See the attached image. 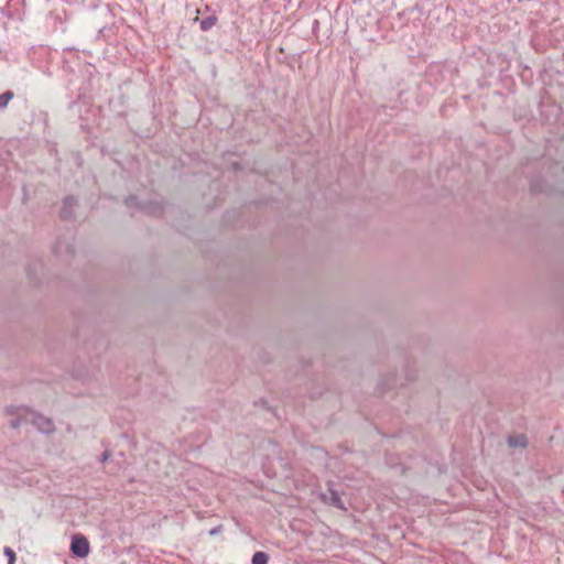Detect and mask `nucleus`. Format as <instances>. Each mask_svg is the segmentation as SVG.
<instances>
[{
	"instance_id": "1",
	"label": "nucleus",
	"mask_w": 564,
	"mask_h": 564,
	"mask_svg": "<svg viewBox=\"0 0 564 564\" xmlns=\"http://www.w3.org/2000/svg\"><path fill=\"white\" fill-rule=\"evenodd\" d=\"M23 422L31 423L42 433H51L54 430V424L51 419L29 410H24V414H19V417L11 420L10 425L17 429Z\"/></svg>"
},
{
	"instance_id": "2",
	"label": "nucleus",
	"mask_w": 564,
	"mask_h": 564,
	"mask_svg": "<svg viewBox=\"0 0 564 564\" xmlns=\"http://www.w3.org/2000/svg\"><path fill=\"white\" fill-rule=\"evenodd\" d=\"M124 204L129 208L135 206L151 215H161L163 213V207L159 202H140L138 197L133 195L126 198Z\"/></svg>"
},
{
	"instance_id": "3",
	"label": "nucleus",
	"mask_w": 564,
	"mask_h": 564,
	"mask_svg": "<svg viewBox=\"0 0 564 564\" xmlns=\"http://www.w3.org/2000/svg\"><path fill=\"white\" fill-rule=\"evenodd\" d=\"M74 248L73 236L61 237L55 241L53 252L58 258L72 257L74 254Z\"/></svg>"
},
{
	"instance_id": "4",
	"label": "nucleus",
	"mask_w": 564,
	"mask_h": 564,
	"mask_svg": "<svg viewBox=\"0 0 564 564\" xmlns=\"http://www.w3.org/2000/svg\"><path fill=\"white\" fill-rule=\"evenodd\" d=\"M321 500L332 507L340 510H346V506L339 495V492L332 486L328 487L327 491L321 494Z\"/></svg>"
},
{
	"instance_id": "5",
	"label": "nucleus",
	"mask_w": 564,
	"mask_h": 564,
	"mask_svg": "<svg viewBox=\"0 0 564 564\" xmlns=\"http://www.w3.org/2000/svg\"><path fill=\"white\" fill-rule=\"evenodd\" d=\"M89 542L84 535L76 534L72 539L70 551L78 557H86L89 553Z\"/></svg>"
},
{
	"instance_id": "6",
	"label": "nucleus",
	"mask_w": 564,
	"mask_h": 564,
	"mask_svg": "<svg viewBox=\"0 0 564 564\" xmlns=\"http://www.w3.org/2000/svg\"><path fill=\"white\" fill-rule=\"evenodd\" d=\"M77 206V199L74 196H67L63 200V206L59 212L62 219H70L73 217V209Z\"/></svg>"
},
{
	"instance_id": "7",
	"label": "nucleus",
	"mask_w": 564,
	"mask_h": 564,
	"mask_svg": "<svg viewBox=\"0 0 564 564\" xmlns=\"http://www.w3.org/2000/svg\"><path fill=\"white\" fill-rule=\"evenodd\" d=\"M507 443L511 448H525L528 446V438L524 434L510 435Z\"/></svg>"
},
{
	"instance_id": "8",
	"label": "nucleus",
	"mask_w": 564,
	"mask_h": 564,
	"mask_svg": "<svg viewBox=\"0 0 564 564\" xmlns=\"http://www.w3.org/2000/svg\"><path fill=\"white\" fill-rule=\"evenodd\" d=\"M217 21L216 15H209L199 21V28L202 31L207 32L216 25Z\"/></svg>"
},
{
	"instance_id": "9",
	"label": "nucleus",
	"mask_w": 564,
	"mask_h": 564,
	"mask_svg": "<svg viewBox=\"0 0 564 564\" xmlns=\"http://www.w3.org/2000/svg\"><path fill=\"white\" fill-rule=\"evenodd\" d=\"M269 555L265 552L258 551L252 555V564H268Z\"/></svg>"
},
{
	"instance_id": "10",
	"label": "nucleus",
	"mask_w": 564,
	"mask_h": 564,
	"mask_svg": "<svg viewBox=\"0 0 564 564\" xmlns=\"http://www.w3.org/2000/svg\"><path fill=\"white\" fill-rule=\"evenodd\" d=\"M12 98L13 93L10 90L0 94V108H4Z\"/></svg>"
},
{
	"instance_id": "11",
	"label": "nucleus",
	"mask_w": 564,
	"mask_h": 564,
	"mask_svg": "<svg viewBox=\"0 0 564 564\" xmlns=\"http://www.w3.org/2000/svg\"><path fill=\"white\" fill-rule=\"evenodd\" d=\"M3 553L4 555L7 556L8 558V564H14L15 563V552L9 547V546H6L4 550H3Z\"/></svg>"
},
{
	"instance_id": "12",
	"label": "nucleus",
	"mask_w": 564,
	"mask_h": 564,
	"mask_svg": "<svg viewBox=\"0 0 564 564\" xmlns=\"http://www.w3.org/2000/svg\"><path fill=\"white\" fill-rule=\"evenodd\" d=\"M109 457H110V452H109V451H105V452L101 454V456H100V462H101V463H105V462H107V460L109 459Z\"/></svg>"
},
{
	"instance_id": "13",
	"label": "nucleus",
	"mask_w": 564,
	"mask_h": 564,
	"mask_svg": "<svg viewBox=\"0 0 564 564\" xmlns=\"http://www.w3.org/2000/svg\"><path fill=\"white\" fill-rule=\"evenodd\" d=\"M28 276L31 281H35V278L33 276L31 269H28Z\"/></svg>"
},
{
	"instance_id": "14",
	"label": "nucleus",
	"mask_w": 564,
	"mask_h": 564,
	"mask_svg": "<svg viewBox=\"0 0 564 564\" xmlns=\"http://www.w3.org/2000/svg\"><path fill=\"white\" fill-rule=\"evenodd\" d=\"M216 533H217V529H213V530L210 531V534H212V535H214V534H216Z\"/></svg>"
}]
</instances>
